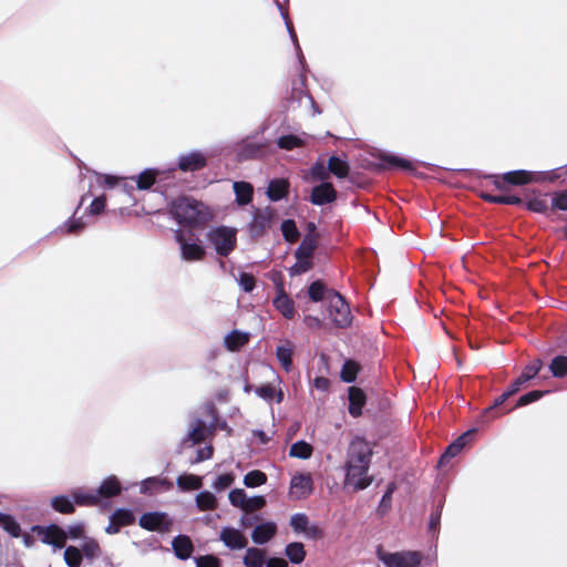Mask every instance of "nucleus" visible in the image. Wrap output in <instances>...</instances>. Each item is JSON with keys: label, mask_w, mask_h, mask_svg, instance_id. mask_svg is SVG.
Wrapping results in <instances>:
<instances>
[{"label": "nucleus", "mask_w": 567, "mask_h": 567, "mask_svg": "<svg viewBox=\"0 0 567 567\" xmlns=\"http://www.w3.org/2000/svg\"><path fill=\"white\" fill-rule=\"evenodd\" d=\"M333 292L337 291L328 289L321 280H315L308 287V296L313 302H320L324 299L328 300V297H332Z\"/></svg>", "instance_id": "nucleus-29"}, {"label": "nucleus", "mask_w": 567, "mask_h": 567, "mask_svg": "<svg viewBox=\"0 0 567 567\" xmlns=\"http://www.w3.org/2000/svg\"><path fill=\"white\" fill-rule=\"evenodd\" d=\"M176 485L181 491L188 492L199 489L203 485L202 477L194 474H182L176 480Z\"/></svg>", "instance_id": "nucleus-38"}, {"label": "nucleus", "mask_w": 567, "mask_h": 567, "mask_svg": "<svg viewBox=\"0 0 567 567\" xmlns=\"http://www.w3.org/2000/svg\"><path fill=\"white\" fill-rule=\"evenodd\" d=\"M196 567H220V560L213 555H204L195 558Z\"/></svg>", "instance_id": "nucleus-62"}, {"label": "nucleus", "mask_w": 567, "mask_h": 567, "mask_svg": "<svg viewBox=\"0 0 567 567\" xmlns=\"http://www.w3.org/2000/svg\"><path fill=\"white\" fill-rule=\"evenodd\" d=\"M526 208L534 213L545 214L548 209V204L545 198L534 197L526 203Z\"/></svg>", "instance_id": "nucleus-60"}, {"label": "nucleus", "mask_w": 567, "mask_h": 567, "mask_svg": "<svg viewBox=\"0 0 567 567\" xmlns=\"http://www.w3.org/2000/svg\"><path fill=\"white\" fill-rule=\"evenodd\" d=\"M329 315L332 322L339 328H347L352 321L350 307L343 296L333 292L332 297H328Z\"/></svg>", "instance_id": "nucleus-5"}, {"label": "nucleus", "mask_w": 567, "mask_h": 567, "mask_svg": "<svg viewBox=\"0 0 567 567\" xmlns=\"http://www.w3.org/2000/svg\"><path fill=\"white\" fill-rule=\"evenodd\" d=\"M219 539L231 550L244 549L247 546V538L239 530L230 526L221 528Z\"/></svg>", "instance_id": "nucleus-16"}, {"label": "nucleus", "mask_w": 567, "mask_h": 567, "mask_svg": "<svg viewBox=\"0 0 567 567\" xmlns=\"http://www.w3.org/2000/svg\"><path fill=\"white\" fill-rule=\"evenodd\" d=\"M266 503V497L262 495L247 497V503L245 504V508L243 511L254 513V511H258L265 507Z\"/></svg>", "instance_id": "nucleus-61"}, {"label": "nucleus", "mask_w": 567, "mask_h": 567, "mask_svg": "<svg viewBox=\"0 0 567 567\" xmlns=\"http://www.w3.org/2000/svg\"><path fill=\"white\" fill-rule=\"evenodd\" d=\"M123 491L120 480L115 475H110L103 480L95 489L99 499L112 498L120 495Z\"/></svg>", "instance_id": "nucleus-18"}, {"label": "nucleus", "mask_w": 567, "mask_h": 567, "mask_svg": "<svg viewBox=\"0 0 567 567\" xmlns=\"http://www.w3.org/2000/svg\"><path fill=\"white\" fill-rule=\"evenodd\" d=\"M208 240L217 255L227 257L236 247V229L218 226L209 230Z\"/></svg>", "instance_id": "nucleus-4"}, {"label": "nucleus", "mask_w": 567, "mask_h": 567, "mask_svg": "<svg viewBox=\"0 0 567 567\" xmlns=\"http://www.w3.org/2000/svg\"><path fill=\"white\" fill-rule=\"evenodd\" d=\"M255 393L260 399H262V400H265L267 402L274 401L275 396H276V401L278 403H280L282 401V399H284V393L281 391L276 392V388L272 384H270V383L257 386L256 390H255Z\"/></svg>", "instance_id": "nucleus-45"}, {"label": "nucleus", "mask_w": 567, "mask_h": 567, "mask_svg": "<svg viewBox=\"0 0 567 567\" xmlns=\"http://www.w3.org/2000/svg\"><path fill=\"white\" fill-rule=\"evenodd\" d=\"M85 196H82L81 202L79 206L76 207L74 214L72 217H70L68 220L64 221L62 226L59 227L60 230H65L69 234H78L82 231L85 227V223L83 221L82 217L75 218V215L78 210L80 209V206L84 202Z\"/></svg>", "instance_id": "nucleus-42"}, {"label": "nucleus", "mask_w": 567, "mask_h": 567, "mask_svg": "<svg viewBox=\"0 0 567 567\" xmlns=\"http://www.w3.org/2000/svg\"><path fill=\"white\" fill-rule=\"evenodd\" d=\"M548 392L549 391H540V390L529 391L518 398L515 408H522V406L528 405L530 403H534V402L538 401L539 399H542Z\"/></svg>", "instance_id": "nucleus-54"}, {"label": "nucleus", "mask_w": 567, "mask_h": 567, "mask_svg": "<svg viewBox=\"0 0 567 567\" xmlns=\"http://www.w3.org/2000/svg\"><path fill=\"white\" fill-rule=\"evenodd\" d=\"M228 498L230 504L234 507H239L240 509L245 508V504L247 503L246 492L241 488L231 489L228 494Z\"/></svg>", "instance_id": "nucleus-57"}, {"label": "nucleus", "mask_w": 567, "mask_h": 567, "mask_svg": "<svg viewBox=\"0 0 567 567\" xmlns=\"http://www.w3.org/2000/svg\"><path fill=\"white\" fill-rule=\"evenodd\" d=\"M205 414L212 417L209 424L203 419H196L189 431L182 439V444L190 442L193 445L202 443L207 434H212L215 431V419H217V410L213 402L206 403L204 406Z\"/></svg>", "instance_id": "nucleus-3"}, {"label": "nucleus", "mask_w": 567, "mask_h": 567, "mask_svg": "<svg viewBox=\"0 0 567 567\" xmlns=\"http://www.w3.org/2000/svg\"><path fill=\"white\" fill-rule=\"evenodd\" d=\"M207 165V157L198 150H194L186 154H181L177 159V166L167 168V172H174L178 168L182 172H196Z\"/></svg>", "instance_id": "nucleus-9"}, {"label": "nucleus", "mask_w": 567, "mask_h": 567, "mask_svg": "<svg viewBox=\"0 0 567 567\" xmlns=\"http://www.w3.org/2000/svg\"><path fill=\"white\" fill-rule=\"evenodd\" d=\"M274 217L275 209L270 206L265 208H255L252 210L251 220L247 226L249 236L251 238H259L264 236L267 229L270 228Z\"/></svg>", "instance_id": "nucleus-6"}, {"label": "nucleus", "mask_w": 567, "mask_h": 567, "mask_svg": "<svg viewBox=\"0 0 567 567\" xmlns=\"http://www.w3.org/2000/svg\"><path fill=\"white\" fill-rule=\"evenodd\" d=\"M476 433L477 430L472 427L450 443L439 460V466L446 465L452 458L458 455L462 450L474 440Z\"/></svg>", "instance_id": "nucleus-10"}, {"label": "nucleus", "mask_w": 567, "mask_h": 567, "mask_svg": "<svg viewBox=\"0 0 567 567\" xmlns=\"http://www.w3.org/2000/svg\"><path fill=\"white\" fill-rule=\"evenodd\" d=\"M275 2H276L277 7H278V9L280 11V14H281L282 19L285 20V24H286L287 31L289 33V37H290L291 41L293 42V44L296 47V51H297V54H298L299 62H300V64L302 66V70H305V68H306L305 56H303L301 48L299 45L296 31H295V29L292 27V23L289 20L288 12L286 10H284L282 6L280 4V2L278 0H275Z\"/></svg>", "instance_id": "nucleus-27"}, {"label": "nucleus", "mask_w": 567, "mask_h": 567, "mask_svg": "<svg viewBox=\"0 0 567 567\" xmlns=\"http://www.w3.org/2000/svg\"><path fill=\"white\" fill-rule=\"evenodd\" d=\"M83 557L80 548L75 546H68L64 549V561L68 567H80Z\"/></svg>", "instance_id": "nucleus-49"}, {"label": "nucleus", "mask_w": 567, "mask_h": 567, "mask_svg": "<svg viewBox=\"0 0 567 567\" xmlns=\"http://www.w3.org/2000/svg\"><path fill=\"white\" fill-rule=\"evenodd\" d=\"M238 285L245 292H251L256 287V279L249 272H240L237 279Z\"/></svg>", "instance_id": "nucleus-58"}, {"label": "nucleus", "mask_w": 567, "mask_h": 567, "mask_svg": "<svg viewBox=\"0 0 567 567\" xmlns=\"http://www.w3.org/2000/svg\"><path fill=\"white\" fill-rule=\"evenodd\" d=\"M32 530L41 537L43 544L51 545L54 548H62L65 543V532L58 525L51 524L47 527L35 525Z\"/></svg>", "instance_id": "nucleus-13"}, {"label": "nucleus", "mask_w": 567, "mask_h": 567, "mask_svg": "<svg viewBox=\"0 0 567 567\" xmlns=\"http://www.w3.org/2000/svg\"><path fill=\"white\" fill-rule=\"evenodd\" d=\"M196 507L199 511H213L217 507L216 496L209 491H202L195 497Z\"/></svg>", "instance_id": "nucleus-40"}, {"label": "nucleus", "mask_w": 567, "mask_h": 567, "mask_svg": "<svg viewBox=\"0 0 567 567\" xmlns=\"http://www.w3.org/2000/svg\"><path fill=\"white\" fill-rule=\"evenodd\" d=\"M348 411L350 415L353 417H359L362 414V409L367 402L365 393L358 386H350L348 389Z\"/></svg>", "instance_id": "nucleus-17"}, {"label": "nucleus", "mask_w": 567, "mask_h": 567, "mask_svg": "<svg viewBox=\"0 0 567 567\" xmlns=\"http://www.w3.org/2000/svg\"><path fill=\"white\" fill-rule=\"evenodd\" d=\"M272 303L274 307L282 315L284 318L292 319L295 317V302L285 292L282 287L278 290V293L275 297Z\"/></svg>", "instance_id": "nucleus-21"}, {"label": "nucleus", "mask_w": 567, "mask_h": 567, "mask_svg": "<svg viewBox=\"0 0 567 567\" xmlns=\"http://www.w3.org/2000/svg\"><path fill=\"white\" fill-rule=\"evenodd\" d=\"M172 486V483L166 478L151 476L141 482L140 492L152 495L161 489H169Z\"/></svg>", "instance_id": "nucleus-26"}, {"label": "nucleus", "mask_w": 567, "mask_h": 567, "mask_svg": "<svg viewBox=\"0 0 567 567\" xmlns=\"http://www.w3.org/2000/svg\"><path fill=\"white\" fill-rule=\"evenodd\" d=\"M171 214L174 219L184 226H200L210 219L208 208L192 197L181 196L173 200Z\"/></svg>", "instance_id": "nucleus-1"}, {"label": "nucleus", "mask_w": 567, "mask_h": 567, "mask_svg": "<svg viewBox=\"0 0 567 567\" xmlns=\"http://www.w3.org/2000/svg\"><path fill=\"white\" fill-rule=\"evenodd\" d=\"M51 507L61 514H73L75 512V505L73 497L68 495H58L51 498Z\"/></svg>", "instance_id": "nucleus-35"}, {"label": "nucleus", "mask_w": 567, "mask_h": 567, "mask_svg": "<svg viewBox=\"0 0 567 567\" xmlns=\"http://www.w3.org/2000/svg\"><path fill=\"white\" fill-rule=\"evenodd\" d=\"M308 137H309V135L306 133L281 135L277 140V146L280 150L292 151L295 148L305 146Z\"/></svg>", "instance_id": "nucleus-25"}, {"label": "nucleus", "mask_w": 567, "mask_h": 567, "mask_svg": "<svg viewBox=\"0 0 567 567\" xmlns=\"http://www.w3.org/2000/svg\"><path fill=\"white\" fill-rule=\"evenodd\" d=\"M233 187L239 206H246L251 202L254 187L250 183L244 181L235 182Z\"/></svg>", "instance_id": "nucleus-30"}, {"label": "nucleus", "mask_w": 567, "mask_h": 567, "mask_svg": "<svg viewBox=\"0 0 567 567\" xmlns=\"http://www.w3.org/2000/svg\"><path fill=\"white\" fill-rule=\"evenodd\" d=\"M542 367H543V362L539 359L532 361L528 365H526L524 368V370L522 371L519 377L515 381L512 382L509 388L515 393H517L526 382H528L529 380H532L533 378H535L538 374Z\"/></svg>", "instance_id": "nucleus-20"}, {"label": "nucleus", "mask_w": 567, "mask_h": 567, "mask_svg": "<svg viewBox=\"0 0 567 567\" xmlns=\"http://www.w3.org/2000/svg\"><path fill=\"white\" fill-rule=\"evenodd\" d=\"M381 162L384 167L393 169L399 168L403 171H413L414 166L413 164L401 156L394 155V154H385L381 157Z\"/></svg>", "instance_id": "nucleus-34"}, {"label": "nucleus", "mask_w": 567, "mask_h": 567, "mask_svg": "<svg viewBox=\"0 0 567 567\" xmlns=\"http://www.w3.org/2000/svg\"><path fill=\"white\" fill-rule=\"evenodd\" d=\"M261 151H262L261 144L246 143L239 151V157L241 159L256 158L260 155Z\"/></svg>", "instance_id": "nucleus-56"}, {"label": "nucleus", "mask_w": 567, "mask_h": 567, "mask_svg": "<svg viewBox=\"0 0 567 567\" xmlns=\"http://www.w3.org/2000/svg\"><path fill=\"white\" fill-rule=\"evenodd\" d=\"M266 482L267 475L259 470L250 471L244 476V484L246 487L249 488L258 487L265 484Z\"/></svg>", "instance_id": "nucleus-50"}, {"label": "nucleus", "mask_w": 567, "mask_h": 567, "mask_svg": "<svg viewBox=\"0 0 567 567\" xmlns=\"http://www.w3.org/2000/svg\"><path fill=\"white\" fill-rule=\"evenodd\" d=\"M276 358L280 362L281 367L288 372L292 367V349L279 346L276 349Z\"/></svg>", "instance_id": "nucleus-51"}, {"label": "nucleus", "mask_w": 567, "mask_h": 567, "mask_svg": "<svg viewBox=\"0 0 567 567\" xmlns=\"http://www.w3.org/2000/svg\"><path fill=\"white\" fill-rule=\"evenodd\" d=\"M138 525L150 532L165 533L169 529L172 520L164 512H148L140 517Z\"/></svg>", "instance_id": "nucleus-12"}, {"label": "nucleus", "mask_w": 567, "mask_h": 567, "mask_svg": "<svg viewBox=\"0 0 567 567\" xmlns=\"http://www.w3.org/2000/svg\"><path fill=\"white\" fill-rule=\"evenodd\" d=\"M318 247V239L311 238V236H305L295 250L296 259H300L301 257L312 258L315 250Z\"/></svg>", "instance_id": "nucleus-39"}, {"label": "nucleus", "mask_w": 567, "mask_h": 567, "mask_svg": "<svg viewBox=\"0 0 567 567\" xmlns=\"http://www.w3.org/2000/svg\"><path fill=\"white\" fill-rule=\"evenodd\" d=\"M312 268V261L310 258L301 257L289 268V275L291 277L302 275Z\"/></svg>", "instance_id": "nucleus-55"}, {"label": "nucleus", "mask_w": 567, "mask_h": 567, "mask_svg": "<svg viewBox=\"0 0 567 567\" xmlns=\"http://www.w3.org/2000/svg\"><path fill=\"white\" fill-rule=\"evenodd\" d=\"M110 520H115L121 527L132 525L135 522V514L131 508H116L110 516Z\"/></svg>", "instance_id": "nucleus-44"}, {"label": "nucleus", "mask_w": 567, "mask_h": 567, "mask_svg": "<svg viewBox=\"0 0 567 567\" xmlns=\"http://www.w3.org/2000/svg\"><path fill=\"white\" fill-rule=\"evenodd\" d=\"M312 446L305 440L295 442L289 450V455L299 460H308L312 455Z\"/></svg>", "instance_id": "nucleus-43"}, {"label": "nucleus", "mask_w": 567, "mask_h": 567, "mask_svg": "<svg viewBox=\"0 0 567 567\" xmlns=\"http://www.w3.org/2000/svg\"><path fill=\"white\" fill-rule=\"evenodd\" d=\"M290 487L299 497H305L312 492V480L309 474H297L291 478Z\"/></svg>", "instance_id": "nucleus-31"}, {"label": "nucleus", "mask_w": 567, "mask_h": 567, "mask_svg": "<svg viewBox=\"0 0 567 567\" xmlns=\"http://www.w3.org/2000/svg\"><path fill=\"white\" fill-rule=\"evenodd\" d=\"M285 554L291 564L299 565L306 558V550L302 543L292 542L286 545Z\"/></svg>", "instance_id": "nucleus-36"}, {"label": "nucleus", "mask_w": 567, "mask_h": 567, "mask_svg": "<svg viewBox=\"0 0 567 567\" xmlns=\"http://www.w3.org/2000/svg\"><path fill=\"white\" fill-rule=\"evenodd\" d=\"M373 455L372 447L363 437H354L348 447L346 464L370 465Z\"/></svg>", "instance_id": "nucleus-7"}, {"label": "nucleus", "mask_w": 567, "mask_h": 567, "mask_svg": "<svg viewBox=\"0 0 567 567\" xmlns=\"http://www.w3.org/2000/svg\"><path fill=\"white\" fill-rule=\"evenodd\" d=\"M174 238L179 244L182 257L185 260L193 261L199 260L204 257L205 250L197 243H189L185 238V233L181 229L174 231Z\"/></svg>", "instance_id": "nucleus-14"}, {"label": "nucleus", "mask_w": 567, "mask_h": 567, "mask_svg": "<svg viewBox=\"0 0 567 567\" xmlns=\"http://www.w3.org/2000/svg\"><path fill=\"white\" fill-rule=\"evenodd\" d=\"M249 340V334L239 330H233L226 334L224 346L230 351H237Z\"/></svg>", "instance_id": "nucleus-32"}, {"label": "nucleus", "mask_w": 567, "mask_h": 567, "mask_svg": "<svg viewBox=\"0 0 567 567\" xmlns=\"http://www.w3.org/2000/svg\"><path fill=\"white\" fill-rule=\"evenodd\" d=\"M377 558L385 567H417L421 565L423 555L417 550L385 551L382 546L375 549Z\"/></svg>", "instance_id": "nucleus-2"}, {"label": "nucleus", "mask_w": 567, "mask_h": 567, "mask_svg": "<svg viewBox=\"0 0 567 567\" xmlns=\"http://www.w3.org/2000/svg\"><path fill=\"white\" fill-rule=\"evenodd\" d=\"M0 527L14 538L21 534L20 524L12 515L7 513L0 512Z\"/></svg>", "instance_id": "nucleus-41"}, {"label": "nucleus", "mask_w": 567, "mask_h": 567, "mask_svg": "<svg viewBox=\"0 0 567 567\" xmlns=\"http://www.w3.org/2000/svg\"><path fill=\"white\" fill-rule=\"evenodd\" d=\"M549 370L555 378H564L567 375V357L566 355H556L550 364Z\"/></svg>", "instance_id": "nucleus-48"}, {"label": "nucleus", "mask_w": 567, "mask_h": 567, "mask_svg": "<svg viewBox=\"0 0 567 567\" xmlns=\"http://www.w3.org/2000/svg\"><path fill=\"white\" fill-rule=\"evenodd\" d=\"M165 172L159 168H145L137 177H132V179L135 181L140 190H148Z\"/></svg>", "instance_id": "nucleus-23"}, {"label": "nucleus", "mask_w": 567, "mask_h": 567, "mask_svg": "<svg viewBox=\"0 0 567 567\" xmlns=\"http://www.w3.org/2000/svg\"><path fill=\"white\" fill-rule=\"evenodd\" d=\"M289 183L284 178H274L269 182L267 197L271 202H279L288 195Z\"/></svg>", "instance_id": "nucleus-24"}, {"label": "nucleus", "mask_w": 567, "mask_h": 567, "mask_svg": "<svg viewBox=\"0 0 567 567\" xmlns=\"http://www.w3.org/2000/svg\"><path fill=\"white\" fill-rule=\"evenodd\" d=\"M350 165L346 159L340 158L337 155H331L328 161V172L338 178H344L348 176Z\"/></svg>", "instance_id": "nucleus-33"}, {"label": "nucleus", "mask_w": 567, "mask_h": 567, "mask_svg": "<svg viewBox=\"0 0 567 567\" xmlns=\"http://www.w3.org/2000/svg\"><path fill=\"white\" fill-rule=\"evenodd\" d=\"M234 475L231 473H225L218 475L213 482V488L220 492L228 488L234 483Z\"/></svg>", "instance_id": "nucleus-59"}, {"label": "nucleus", "mask_w": 567, "mask_h": 567, "mask_svg": "<svg viewBox=\"0 0 567 567\" xmlns=\"http://www.w3.org/2000/svg\"><path fill=\"white\" fill-rule=\"evenodd\" d=\"M243 563L246 567H262L266 564V556L261 549L248 547Z\"/></svg>", "instance_id": "nucleus-37"}, {"label": "nucleus", "mask_w": 567, "mask_h": 567, "mask_svg": "<svg viewBox=\"0 0 567 567\" xmlns=\"http://www.w3.org/2000/svg\"><path fill=\"white\" fill-rule=\"evenodd\" d=\"M282 237L288 243H295L299 236L300 231L296 225V221L293 219H285L281 223L280 226Z\"/></svg>", "instance_id": "nucleus-46"}, {"label": "nucleus", "mask_w": 567, "mask_h": 567, "mask_svg": "<svg viewBox=\"0 0 567 567\" xmlns=\"http://www.w3.org/2000/svg\"><path fill=\"white\" fill-rule=\"evenodd\" d=\"M359 370V364L355 361L346 360L340 372V378L346 383H352L355 381Z\"/></svg>", "instance_id": "nucleus-47"}, {"label": "nucleus", "mask_w": 567, "mask_h": 567, "mask_svg": "<svg viewBox=\"0 0 567 567\" xmlns=\"http://www.w3.org/2000/svg\"><path fill=\"white\" fill-rule=\"evenodd\" d=\"M277 533L275 522H265L257 524L251 533V540L257 545L267 544Z\"/></svg>", "instance_id": "nucleus-19"}, {"label": "nucleus", "mask_w": 567, "mask_h": 567, "mask_svg": "<svg viewBox=\"0 0 567 567\" xmlns=\"http://www.w3.org/2000/svg\"><path fill=\"white\" fill-rule=\"evenodd\" d=\"M309 518L305 513H296L290 517L289 525L295 533H303L309 525Z\"/></svg>", "instance_id": "nucleus-53"}, {"label": "nucleus", "mask_w": 567, "mask_h": 567, "mask_svg": "<svg viewBox=\"0 0 567 567\" xmlns=\"http://www.w3.org/2000/svg\"><path fill=\"white\" fill-rule=\"evenodd\" d=\"M172 548L175 556L181 560L188 559L194 551V546L190 538L182 534L173 538Z\"/></svg>", "instance_id": "nucleus-22"}, {"label": "nucleus", "mask_w": 567, "mask_h": 567, "mask_svg": "<svg viewBox=\"0 0 567 567\" xmlns=\"http://www.w3.org/2000/svg\"><path fill=\"white\" fill-rule=\"evenodd\" d=\"M310 174L315 179H319L321 182H326L329 176L328 167H326L322 163L316 162L310 168Z\"/></svg>", "instance_id": "nucleus-63"}, {"label": "nucleus", "mask_w": 567, "mask_h": 567, "mask_svg": "<svg viewBox=\"0 0 567 567\" xmlns=\"http://www.w3.org/2000/svg\"><path fill=\"white\" fill-rule=\"evenodd\" d=\"M82 557H85L89 560H93L94 558H97L101 554L100 545L94 539H87L85 540L81 548Z\"/></svg>", "instance_id": "nucleus-52"}, {"label": "nucleus", "mask_w": 567, "mask_h": 567, "mask_svg": "<svg viewBox=\"0 0 567 567\" xmlns=\"http://www.w3.org/2000/svg\"><path fill=\"white\" fill-rule=\"evenodd\" d=\"M337 199V190L329 182H321L319 185L312 187L310 194V203L316 206H323L333 203Z\"/></svg>", "instance_id": "nucleus-15"}, {"label": "nucleus", "mask_w": 567, "mask_h": 567, "mask_svg": "<svg viewBox=\"0 0 567 567\" xmlns=\"http://www.w3.org/2000/svg\"><path fill=\"white\" fill-rule=\"evenodd\" d=\"M370 465L346 464V484L353 486L355 491L367 488L372 478L368 476Z\"/></svg>", "instance_id": "nucleus-8"}, {"label": "nucleus", "mask_w": 567, "mask_h": 567, "mask_svg": "<svg viewBox=\"0 0 567 567\" xmlns=\"http://www.w3.org/2000/svg\"><path fill=\"white\" fill-rule=\"evenodd\" d=\"M74 505L79 506H95L100 503L95 489L85 491L83 488H74L71 493Z\"/></svg>", "instance_id": "nucleus-28"}, {"label": "nucleus", "mask_w": 567, "mask_h": 567, "mask_svg": "<svg viewBox=\"0 0 567 567\" xmlns=\"http://www.w3.org/2000/svg\"><path fill=\"white\" fill-rule=\"evenodd\" d=\"M551 206L559 210H567V192L555 194L551 199Z\"/></svg>", "instance_id": "nucleus-64"}, {"label": "nucleus", "mask_w": 567, "mask_h": 567, "mask_svg": "<svg viewBox=\"0 0 567 567\" xmlns=\"http://www.w3.org/2000/svg\"><path fill=\"white\" fill-rule=\"evenodd\" d=\"M486 177L491 178L493 181V184L495 185L496 188L503 189L504 184L519 186V185H525V184L532 182L533 173L529 171H525V169H517V171L506 172L502 176L491 174V175H487Z\"/></svg>", "instance_id": "nucleus-11"}]
</instances>
